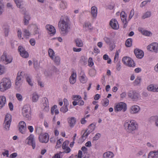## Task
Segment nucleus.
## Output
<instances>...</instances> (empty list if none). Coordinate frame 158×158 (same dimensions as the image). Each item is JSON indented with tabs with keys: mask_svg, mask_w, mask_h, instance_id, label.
I'll return each instance as SVG.
<instances>
[{
	"mask_svg": "<svg viewBox=\"0 0 158 158\" xmlns=\"http://www.w3.org/2000/svg\"><path fill=\"white\" fill-rule=\"evenodd\" d=\"M13 60L12 56H6V58L5 61L7 62V63H10Z\"/></svg>",
	"mask_w": 158,
	"mask_h": 158,
	"instance_id": "nucleus-41",
	"label": "nucleus"
},
{
	"mask_svg": "<svg viewBox=\"0 0 158 158\" xmlns=\"http://www.w3.org/2000/svg\"><path fill=\"white\" fill-rule=\"evenodd\" d=\"M60 6L62 9H64L66 8V3L64 1H62L60 4Z\"/></svg>",
	"mask_w": 158,
	"mask_h": 158,
	"instance_id": "nucleus-45",
	"label": "nucleus"
},
{
	"mask_svg": "<svg viewBox=\"0 0 158 158\" xmlns=\"http://www.w3.org/2000/svg\"><path fill=\"white\" fill-rule=\"evenodd\" d=\"M6 102V98L4 96H0V109L5 106Z\"/></svg>",
	"mask_w": 158,
	"mask_h": 158,
	"instance_id": "nucleus-23",
	"label": "nucleus"
},
{
	"mask_svg": "<svg viewBox=\"0 0 158 158\" xmlns=\"http://www.w3.org/2000/svg\"><path fill=\"white\" fill-rule=\"evenodd\" d=\"M39 98V96L35 92L32 95V101L33 102H37Z\"/></svg>",
	"mask_w": 158,
	"mask_h": 158,
	"instance_id": "nucleus-29",
	"label": "nucleus"
},
{
	"mask_svg": "<svg viewBox=\"0 0 158 158\" xmlns=\"http://www.w3.org/2000/svg\"><path fill=\"white\" fill-rule=\"evenodd\" d=\"M124 127L125 129L129 133H132L138 128L137 123L134 121H126L124 124Z\"/></svg>",
	"mask_w": 158,
	"mask_h": 158,
	"instance_id": "nucleus-2",
	"label": "nucleus"
},
{
	"mask_svg": "<svg viewBox=\"0 0 158 158\" xmlns=\"http://www.w3.org/2000/svg\"><path fill=\"white\" fill-rule=\"evenodd\" d=\"M69 143V141L66 140L62 144V148L63 149H65L67 148V146L68 145Z\"/></svg>",
	"mask_w": 158,
	"mask_h": 158,
	"instance_id": "nucleus-46",
	"label": "nucleus"
},
{
	"mask_svg": "<svg viewBox=\"0 0 158 158\" xmlns=\"http://www.w3.org/2000/svg\"><path fill=\"white\" fill-rule=\"evenodd\" d=\"M17 7L20 9H23V1L22 0H14Z\"/></svg>",
	"mask_w": 158,
	"mask_h": 158,
	"instance_id": "nucleus-25",
	"label": "nucleus"
},
{
	"mask_svg": "<svg viewBox=\"0 0 158 158\" xmlns=\"http://www.w3.org/2000/svg\"><path fill=\"white\" fill-rule=\"evenodd\" d=\"M24 36L27 38H28V37L30 36V32L29 31L27 30V29H24Z\"/></svg>",
	"mask_w": 158,
	"mask_h": 158,
	"instance_id": "nucleus-39",
	"label": "nucleus"
},
{
	"mask_svg": "<svg viewBox=\"0 0 158 158\" xmlns=\"http://www.w3.org/2000/svg\"><path fill=\"white\" fill-rule=\"evenodd\" d=\"M104 40L107 44H109L111 43L110 39L109 38L105 37L104 38Z\"/></svg>",
	"mask_w": 158,
	"mask_h": 158,
	"instance_id": "nucleus-53",
	"label": "nucleus"
},
{
	"mask_svg": "<svg viewBox=\"0 0 158 158\" xmlns=\"http://www.w3.org/2000/svg\"><path fill=\"white\" fill-rule=\"evenodd\" d=\"M89 75L92 77L94 76L96 74L95 70L94 69L90 70L89 71Z\"/></svg>",
	"mask_w": 158,
	"mask_h": 158,
	"instance_id": "nucleus-48",
	"label": "nucleus"
},
{
	"mask_svg": "<svg viewBox=\"0 0 158 158\" xmlns=\"http://www.w3.org/2000/svg\"><path fill=\"white\" fill-rule=\"evenodd\" d=\"M49 56L52 59H53V57L55 56V53L52 49L49 48L48 51Z\"/></svg>",
	"mask_w": 158,
	"mask_h": 158,
	"instance_id": "nucleus-34",
	"label": "nucleus"
},
{
	"mask_svg": "<svg viewBox=\"0 0 158 158\" xmlns=\"http://www.w3.org/2000/svg\"><path fill=\"white\" fill-rule=\"evenodd\" d=\"M109 102V100L108 99L106 98L105 101L104 102V103L103 104V106H106L108 105Z\"/></svg>",
	"mask_w": 158,
	"mask_h": 158,
	"instance_id": "nucleus-64",
	"label": "nucleus"
},
{
	"mask_svg": "<svg viewBox=\"0 0 158 158\" xmlns=\"http://www.w3.org/2000/svg\"><path fill=\"white\" fill-rule=\"evenodd\" d=\"M95 128V125L92 123L90 124L88 126V128L87 132L86 134V136H88L93 131Z\"/></svg>",
	"mask_w": 158,
	"mask_h": 158,
	"instance_id": "nucleus-21",
	"label": "nucleus"
},
{
	"mask_svg": "<svg viewBox=\"0 0 158 158\" xmlns=\"http://www.w3.org/2000/svg\"><path fill=\"white\" fill-rule=\"evenodd\" d=\"M151 13L150 11H148L144 13L142 17V19H144L146 18L150 17L151 16Z\"/></svg>",
	"mask_w": 158,
	"mask_h": 158,
	"instance_id": "nucleus-35",
	"label": "nucleus"
},
{
	"mask_svg": "<svg viewBox=\"0 0 158 158\" xmlns=\"http://www.w3.org/2000/svg\"><path fill=\"white\" fill-rule=\"evenodd\" d=\"M134 10L133 9H132L131 10V11L130 12V15H129V19H131L132 18L134 15Z\"/></svg>",
	"mask_w": 158,
	"mask_h": 158,
	"instance_id": "nucleus-59",
	"label": "nucleus"
},
{
	"mask_svg": "<svg viewBox=\"0 0 158 158\" xmlns=\"http://www.w3.org/2000/svg\"><path fill=\"white\" fill-rule=\"evenodd\" d=\"M18 50L22 56L26 58L28 57L29 55L28 52L25 50L22 46H19L18 47Z\"/></svg>",
	"mask_w": 158,
	"mask_h": 158,
	"instance_id": "nucleus-14",
	"label": "nucleus"
},
{
	"mask_svg": "<svg viewBox=\"0 0 158 158\" xmlns=\"http://www.w3.org/2000/svg\"><path fill=\"white\" fill-rule=\"evenodd\" d=\"M43 104L44 106V110L47 111L49 110L48 106V98L44 97L42 99Z\"/></svg>",
	"mask_w": 158,
	"mask_h": 158,
	"instance_id": "nucleus-16",
	"label": "nucleus"
},
{
	"mask_svg": "<svg viewBox=\"0 0 158 158\" xmlns=\"http://www.w3.org/2000/svg\"><path fill=\"white\" fill-rule=\"evenodd\" d=\"M30 42L31 45L34 46L35 44V40L34 39H31L30 40Z\"/></svg>",
	"mask_w": 158,
	"mask_h": 158,
	"instance_id": "nucleus-63",
	"label": "nucleus"
},
{
	"mask_svg": "<svg viewBox=\"0 0 158 158\" xmlns=\"http://www.w3.org/2000/svg\"><path fill=\"white\" fill-rule=\"evenodd\" d=\"M134 53L136 57L139 59H141L144 56V52L142 50L136 48L134 50Z\"/></svg>",
	"mask_w": 158,
	"mask_h": 158,
	"instance_id": "nucleus-15",
	"label": "nucleus"
},
{
	"mask_svg": "<svg viewBox=\"0 0 158 158\" xmlns=\"http://www.w3.org/2000/svg\"><path fill=\"white\" fill-rule=\"evenodd\" d=\"M31 108L28 104L24 105L23 108L22 113L23 117L29 119L30 118Z\"/></svg>",
	"mask_w": 158,
	"mask_h": 158,
	"instance_id": "nucleus-5",
	"label": "nucleus"
},
{
	"mask_svg": "<svg viewBox=\"0 0 158 158\" xmlns=\"http://www.w3.org/2000/svg\"><path fill=\"white\" fill-rule=\"evenodd\" d=\"M91 13L93 16L95 18L97 15V9L95 6H93L91 8Z\"/></svg>",
	"mask_w": 158,
	"mask_h": 158,
	"instance_id": "nucleus-28",
	"label": "nucleus"
},
{
	"mask_svg": "<svg viewBox=\"0 0 158 158\" xmlns=\"http://www.w3.org/2000/svg\"><path fill=\"white\" fill-rule=\"evenodd\" d=\"M67 105H64L60 109V111L63 113H65L68 110Z\"/></svg>",
	"mask_w": 158,
	"mask_h": 158,
	"instance_id": "nucleus-38",
	"label": "nucleus"
},
{
	"mask_svg": "<svg viewBox=\"0 0 158 158\" xmlns=\"http://www.w3.org/2000/svg\"><path fill=\"white\" fill-rule=\"evenodd\" d=\"M117 22L115 19H112L110 22V25L113 29H117L118 27L117 25Z\"/></svg>",
	"mask_w": 158,
	"mask_h": 158,
	"instance_id": "nucleus-19",
	"label": "nucleus"
},
{
	"mask_svg": "<svg viewBox=\"0 0 158 158\" xmlns=\"http://www.w3.org/2000/svg\"><path fill=\"white\" fill-rule=\"evenodd\" d=\"M142 33L143 35L148 36H149L150 35L152 34L151 32L146 30L143 31Z\"/></svg>",
	"mask_w": 158,
	"mask_h": 158,
	"instance_id": "nucleus-51",
	"label": "nucleus"
},
{
	"mask_svg": "<svg viewBox=\"0 0 158 158\" xmlns=\"http://www.w3.org/2000/svg\"><path fill=\"white\" fill-rule=\"evenodd\" d=\"M148 158H158V151L150 152L148 154Z\"/></svg>",
	"mask_w": 158,
	"mask_h": 158,
	"instance_id": "nucleus-24",
	"label": "nucleus"
},
{
	"mask_svg": "<svg viewBox=\"0 0 158 158\" xmlns=\"http://www.w3.org/2000/svg\"><path fill=\"white\" fill-rule=\"evenodd\" d=\"M6 52H4L3 55H2L1 57V60L2 61H4L5 60L6 58Z\"/></svg>",
	"mask_w": 158,
	"mask_h": 158,
	"instance_id": "nucleus-58",
	"label": "nucleus"
},
{
	"mask_svg": "<svg viewBox=\"0 0 158 158\" xmlns=\"http://www.w3.org/2000/svg\"><path fill=\"white\" fill-rule=\"evenodd\" d=\"M151 119L155 121V123L156 126L158 127V116H155L151 117Z\"/></svg>",
	"mask_w": 158,
	"mask_h": 158,
	"instance_id": "nucleus-40",
	"label": "nucleus"
},
{
	"mask_svg": "<svg viewBox=\"0 0 158 158\" xmlns=\"http://www.w3.org/2000/svg\"><path fill=\"white\" fill-rule=\"evenodd\" d=\"M24 77L29 85L31 86H33V83L31 80V77L29 74L24 73Z\"/></svg>",
	"mask_w": 158,
	"mask_h": 158,
	"instance_id": "nucleus-20",
	"label": "nucleus"
},
{
	"mask_svg": "<svg viewBox=\"0 0 158 158\" xmlns=\"http://www.w3.org/2000/svg\"><path fill=\"white\" fill-rule=\"evenodd\" d=\"M94 64L92 58L91 57L89 58L88 60V65L89 66H92Z\"/></svg>",
	"mask_w": 158,
	"mask_h": 158,
	"instance_id": "nucleus-55",
	"label": "nucleus"
},
{
	"mask_svg": "<svg viewBox=\"0 0 158 158\" xmlns=\"http://www.w3.org/2000/svg\"><path fill=\"white\" fill-rule=\"evenodd\" d=\"M101 136V134L99 133L96 134L95 136L93 137V140L94 141L97 140Z\"/></svg>",
	"mask_w": 158,
	"mask_h": 158,
	"instance_id": "nucleus-54",
	"label": "nucleus"
},
{
	"mask_svg": "<svg viewBox=\"0 0 158 158\" xmlns=\"http://www.w3.org/2000/svg\"><path fill=\"white\" fill-rule=\"evenodd\" d=\"M114 111L118 112L123 110V112H125L127 110L126 104L124 102H121L116 105L114 108Z\"/></svg>",
	"mask_w": 158,
	"mask_h": 158,
	"instance_id": "nucleus-7",
	"label": "nucleus"
},
{
	"mask_svg": "<svg viewBox=\"0 0 158 158\" xmlns=\"http://www.w3.org/2000/svg\"><path fill=\"white\" fill-rule=\"evenodd\" d=\"M39 139L40 142L47 143L49 139L48 135L46 133L43 135H39Z\"/></svg>",
	"mask_w": 158,
	"mask_h": 158,
	"instance_id": "nucleus-12",
	"label": "nucleus"
},
{
	"mask_svg": "<svg viewBox=\"0 0 158 158\" xmlns=\"http://www.w3.org/2000/svg\"><path fill=\"white\" fill-rule=\"evenodd\" d=\"M88 130V129H86L85 131V132H84V133L83 135L81 136V138H82V139L84 140H85L86 139L87 137L88 136H86L85 135L86 134Z\"/></svg>",
	"mask_w": 158,
	"mask_h": 158,
	"instance_id": "nucleus-60",
	"label": "nucleus"
},
{
	"mask_svg": "<svg viewBox=\"0 0 158 158\" xmlns=\"http://www.w3.org/2000/svg\"><path fill=\"white\" fill-rule=\"evenodd\" d=\"M39 31L38 28L36 26L34 29V34L35 35L36 34H39Z\"/></svg>",
	"mask_w": 158,
	"mask_h": 158,
	"instance_id": "nucleus-61",
	"label": "nucleus"
},
{
	"mask_svg": "<svg viewBox=\"0 0 158 158\" xmlns=\"http://www.w3.org/2000/svg\"><path fill=\"white\" fill-rule=\"evenodd\" d=\"M150 2L151 0H148L143 2L140 4V7H143V6H145L148 2Z\"/></svg>",
	"mask_w": 158,
	"mask_h": 158,
	"instance_id": "nucleus-50",
	"label": "nucleus"
},
{
	"mask_svg": "<svg viewBox=\"0 0 158 158\" xmlns=\"http://www.w3.org/2000/svg\"><path fill=\"white\" fill-rule=\"evenodd\" d=\"M84 26L87 28L88 29L91 30L92 29L91 24L89 23H86L85 24Z\"/></svg>",
	"mask_w": 158,
	"mask_h": 158,
	"instance_id": "nucleus-57",
	"label": "nucleus"
},
{
	"mask_svg": "<svg viewBox=\"0 0 158 158\" xmlns=\"http://www.w3.org/2000/svg\"><path fill=\"white\" fill-rule=\"evenodd\" d=\"M147 49L152 52H158V43H153L147 47Z\"/></svg>",
	"mask_w": 158,
	"mask_h": 158,
	"instance_id": "nucleus-11",
	"label": "nucleus"
},
{
	"mask_svg": "<svg viewBox=\"0 0 158 158\" xmlns=\"http://www.w3.org/2000/svg\"><path fill=\"white\" fill-rule=\"evenodd\" d=\"M34 65L35 68L36 69H37L38 68L39 64L37 61H35L34 63Z\"/></svg>",
	"mask_w": 158,
	"mask_h": 158,
	"instance_id": "nucleus-62",
	"label": "nucleus"
},
{
	"mask_svg": "<svg viewBox=\"0 0 158 158\" xmlns=\"http://www.w3.org/2000/svg\"><path fill=\"white\" fill-rule=\"evenodd\" d=\"M5 72L4 67L0 64V75L3 74Z\"/></svg>",
	"mask_w": 158,
	"mask_h": 158,
	"instance_id": "nucleus-49",
	"label": "nucleus"
},
{
	"mask_svg": "<svg viewBox=\"0 0 158 158\" xmlns=\"http://www.w3.org/2000/svg\"><path fill=\"white\" fill-rule=\"evenodd\" d=\"M11 122V116L10 114H7L4 121V127L6 130H8Z\"/></svg>",
	"mask_w": 158,
	"mask_h": 158,
	"instance_id": "nucleus-6",
	"label": "nucleus"
},
{
	"mask_svg": "<svg viewBox=\"0 0 158 158\" xmlns=\"http://www.w3.org/2000/svg\"><path fill=\"white\" fill-rule=\"evenodd\" d=\"M72 99L74 101H78L79 99H81L80 96L78 95H73L72 96Z\"/></svg>",
	"mask_w": 158,
	"mask_h": 158,
	"instance_id": "nucleus-42",
	"label": "nucleus"
},
{
	"mask_svg": "<svg viewBox=\"0 0 158 158\" xmlns=\"http://www.w3.org/2000/svg\"><path fill=\"white\" fill-rule=\"evenodd\" d=\"M63 140V139H60L58 140L56 143V148H59L60 146V144L61 143V142Z\"/></svg>",
	"mask_w": 158,
	"mask_h": 158,
	"instance_id": "nucleus-47",
	"label": "nucleus"
},
{
	"mask_svg": "<svg viewBox=\"0 0 158 158\" xmlns=\"http://www.w3.org/2000/svg\"><path fill=\"white\" fill-rule=\"evenodd\" d=\"M140 110L139 107L137 105H135L131 107L130 110V112L132 114H135L138 113Z\"/></svg>",
	"mask_w": 158,
	"mask_h": 158,
	"instance_id": "nucleus-22",
	"label": "nucleus"
},
{
	"mask_svg": "<svg viewBox=\"0 0 158 158\" xmlns=\"http://www.w3.org/2000/svg\"><path fill=\"white\" fill-rule=\"evenodd\" d=\"M2 2V0H0V14H1L2 13L4 8V5Z\"/></svg>",
	"mask_w": 158,
	"mask_h": 158,
	"instance_id": "nucleus-44",
	"label": "nucleus"
},
{
	"mask_svg": "<svg viewBox=\"0 0 158 158\" xmlns=\"http://www.w3.org/2000/svg\"><path fill=\"white\" fill-rule=\"evenodd\" d=\"M128 96L133 101H135L138 99L139 94L135 91H131L128 93Z\"/></svg>",
	"mask_w": 158,
	"mask_h": 158,
	"instance_id": "nucleus-10",
	"label": "nucleus"
},
{
	"mask_svg": "<svg viewBox=\"0 0 158 158\" xmlns=\"http://www.w3.org/2000/svg\"><path fill=\"white\" fill-rule=\"evenodd\" d=\"M9 28L8 27H5L4 29V32L5 36H7L8 35Z\"/></svg>",
	"mask_w": 158,
	"mask_h": 158,
	"instance_id": "nucleus-52",
	"label": "nucleus"
},
{
	"mask_svg": "<svg viewBox=\"0 0 158 158\" xmlns=\"http://www.w3.org/2000/svg\"><path fill=\"white\" fill-rule=\"evenodd\" d=\"M46 28L49 31V33L50 34H54L56 32V29L54 27L50 25H47L46 26Z\"/></svg>",
	"mask_w": 158,
	"mask_h": 158,
	"instance_id": "nucleus-18",
	"label": "nucleus"
},
{
	"mask_svg": "<svg viewBox=\"0 0 158 158\" xmlns=\"http://www.w3.org/2000/svg\"><path fill=\"white\" fill-rule=\"evenodd\" d=\"M26 142L27 143L30 145H31L33 148L34 149L35 147V143L34 136L31 134L29 137L26 139Z\"/></svg>",
	"mask_w": 158,
	"mask_h": 158,
	"instance_id": "nucleus-9",
	"label": "nucleus"
},
{
	"mask_svg": "<svg viewBox=\"0 0 158 158\" xmlns=\"http://www.w3.org/2000/svg\"><path fill=\"white\" fill-rule=\"evenodd\" d=\"M132 39L131 38H128L126 41L125 45L127 47H129L132 45Z\"/></svg>",
	"mask_w": 158,
	"mask_h": 158,
	"instance_id": "nucleus-33",
	"label": "nucleus"
},
{
	"mask_svg": "<svg viewBox=\"0 0 158 158\" xmlns=\"http://www.w3.org/2000/svg\"><path fill=\"white\" fill-rule=\"evenodd\" d=\"M147 89L149 91H155V87L153 85H150L147 87Z\"/></svg>",
	"mask_w": 158,
	"mask_h": 158,
	"instance_id": "nucleus-36",
	"label": "nucleus"
},
{
	"mask_svg": "<svg viewBox=\"0 0 158 158\" xmlns=\"http://www.w3.org/2000/svg\"><path fill=\"white\" fill-rule=\"evenodd\" d=\"M30 19V17L29 15L25 14L24 16L23 22L25 25H27L29 24V20Z\"/></svg>",
	"mask_w": 158,
	"mask_h": 158,
	"instance_id": "nucleus-27",
	"label": "nucleus"
},
{
	"mask_svg": "<svg viewBox=\"0 0 158 158\" xmlns=\"http://www.w3.org/2000/svg\"><path fill=\"white\" fill-rule=\"evenodd\" d=\"M76 74L73 72L71 75L69 77V80L70 83L71 84H74L76 81Z\"/></svg>",
	"mask_w": 158,
	"mask_h": 158,
	"instance_id": "nucleus-17",
	"label": "nucleus"
},
{
	"mask_svg": "<svg viewBox=\"0 0 158 158\" xmlns=\"http://www.w3.org/2000/svg\"><path fill=\"white\" fill-rule=\"evenodd\" d=\"M24 73L23 72H19L15 81V88L17 89L19 88L22 83L23 78L24 77Z\"/></svg>",
	"mask_w": 158,
	"mask_h": 158,
	"instance_id": "nucleus-4",
	"label": "nucleus"
},
{
	"mask_svg": "<svg viewBox=\"0 0 158 158\" xmlns=\"http://www.w3.org/2000/svg\"><path fill=\"white\" fill-rule=\"evenodd\" d=\"M141 80V77H138L135 80L134 83L136 85H138L140 83Z\"/></svg>",
	"mask_w": 158,
	"mask_h": 158,
	"instance_id": "nucleus-43",
	"label": "nucleus"
},
{
	"mask_svg": "<svg viewBox=\"0 0 158 158\" xmlns=\"http://www.w3.org/2000/svg\"><path fill=\"white\" fill-rule=\"evenodd\" d=\"M76 122V119L73 117H71L70 120L68 121V123L69 124V125L71 127H73L75 124Z\"/></svg>",
	"mask_w": 158,
	"mask_h": 158,
	"instance_id": "nucleus-30",
	"label": "nucleus"
},
{
	"mask_svg": "<svg viewBox=\"0 0 158 158\" xmlns=\"http://www.w3.org/2000/svg\"><path fill=\"white\" fill-rule=\"evenodd\" d=\"M11 83L10 79L7 78H4L0 82V91L1 92H4L10 88Z\"/></svg>",
	"mask_w": 158,
	"mask_h": 158,
	"instance_id": "nucleus-3",
	"label": "nucleus"
},
{
	"mask_svg": "<svg viewBox=\"0 0 158 158\" xmlns=\"http://www.w3.org/2000/svg\"><path fill=\"white\" fill-rule=\"evenodd\" d=\"M19 130L22 134L25 133L27 129L26 125L25 122L23 121H21L19 123Z\"/></svg>",
	"mask_w": 158,
	"mask_h": 158,
	"instance_id": "nucleus-13",
	"label": "nucleus"
},
{
	"mask_svg": "<svg viewBox=\"0 0 158 158\" xmlns=\"http://www.w3.org/2000/svg\"><path fill=\"white\" fill-rule=\"evenodd\" d=\"M69 22V19L67 16L61 17L59 22L58 27L61 34L63 35H66L69 31L70 25Z\"/></svg>",
	"mask_w": 158,
	"mask_h": 158,
	"instance_id": "nucleus-1",
	"label": "nucleus"
},
{
	"mask_svg": "<svg viewBox=\"0 0 158 158\" xmlns=\"http://www.w3.org/2000/svg\"><path fill=\"white\" fill-rule=\"evenodd\" d=\"M122 60L124 64L130 67H133L135 66L134 61L129 57H124Z\"/></svg>",
	"mask_w": 158,
	"mask_h": 158,
	"instance_id": "nucleus-8",
	"label": "nucleus"
},
{
	"mask_svg": "<svg viewBox=\"0 0 158 158\" xmlns=\"http://www.w3.org/2000/svg\"><path fill=\"white\" fill-rule=\"evenodd\" d=\"M114 156L113 153L111 152H107L105 153L103 155L104 158H112Z\"/></svg>",
	"mask_w": 158,
	"mask_h": 158,
	"instance_id": "nucleus-26",
	"label": "nucleus"
},
{
	"mask_svg": "<svg viewBox=\"0 0 158 158\" xmlns=\"http://www.w3.org/2000/svg\"><path fill=\"white\" fill-rule=\"evenodd\" d=\"M16 97L19 101H21L22 100L23 97L21 94H16Z\"/></svg>",
	"mask_w": 158,
	"mask_h": 158,
	"instance_id": "nucleus-56",
	"label": "nucleus"
},
{
	"mask_svg": "<svg viewBox=\"0 0 158 158\" xmlns=\"http://www.w3.org/2000/svg\"><path fill=\"white\" fill-rule=\"evenodd\" d=\"M75 42L77 46L78 47H82L83 46V42L80 39L77 38L75 40Z\"/></svg>",
	"mask_w": 158,
	"mask_h": 158,
	"instance_id": "nucleus-31",
	"label": "nucleus"
},
{
	"mask_svg": "<svg viewBox=\"0 0 158 158\" xmlns=\"http://www.w3.org/2000/svg\"><path fill=\"white\" fill-rule=\"evenodd\" d=\"M79 79L80 82L82 83H85L87 81V78L85 74L80 76Z\"/></svg>",
	"mask_w": 158,
	"mask_h": 158,
	"instance_id": "nucleus-32",
	"label": "nucleus"
},
{
	"mask_svg": "<svg viewBox=\"0 0 158 158\" xmlns=\"http://www.w3.org/2000/svg\"><path fill=\"white\" fill-rule=\"evenodd\" d=\"M52 60H53L54 62L56 64L59 65L60 64V59L59 56H56L55 58H53V59Z\"/></svg>",
	"mask_w": 158,
	"mask_h": 158,
	"instance_id": "nucleus-37",
	"label": "nucleus"
}]
</instances>
